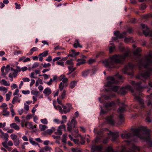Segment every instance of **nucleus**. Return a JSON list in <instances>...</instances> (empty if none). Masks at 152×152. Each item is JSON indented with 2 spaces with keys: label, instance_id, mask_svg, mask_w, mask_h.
I'll return each instance as SVG.
<instances>
[{
  "label": "nucleus",
  "instance_id": "22",
  "mask_svg": "<svg viewBox=\"0 0 152 152\" xmlns=\"http://www.w3.org/2000/svg\"><path fill=\"white\" fill-rule=\"evenodd\" d=\"M77 81L73 80L71 82L69 86L71 88H73L77 85Z\"/></svg>",
  "mask_w": 152,
  "mask_h": 152
},
{
  "label": "nucleus",
  "instance_id": "44",
  "mask_svg": "<svg viewBox=\"0 0 152 152\" xmlns=\"http://www.w3.org/2000/svg\"><path fill=\"white\" fill-rule=\"evenodd\" d=\"M132 149L134 150V151L131 150V151H129L128 152H135V150H139V148L135 145H134Z\"/></svg>",
  "mask_w": 152,
  "mask_h": 152
},
{
  "label": "nucleus",
  "instance_id": "25",
  "mask_svg": "<svg viewBox=\"0 0 152 152\" xmlns=\"http://www.w3.org/2000/svg\"><path fill=\"white\" fill-rule=\"evenodd\" d=\"M39 128L41 131H43L45 130L48 128V126L45 125H43L42 124H40L39 125Z\"/></svg>",
  "mask_w": 152,
  "mask_h": 152
},
{
  "label": "nucleus",
  "instance_id": "16",
  "mask_svg": "<svg viewBox=\"0 0 152 152\" xmlns=\"http://www.w3.org/2000/svg\"><path fill=\"white\" fill-rule=\"evenodd\" d=\"M2 134L1 135V138H4V142H7L8 140V134L7 133H4V132H2Z\"/></svg>",
  "mask_w": 152,
  "mask_h": 152
},
{
  "label": "nucleus",
  "instance_id": "43",
  "mask_svg": "<svg viewBox=\"0 0 152 152\" xmlns=\"http://www.w3.org/2000/svg\"><path fill=\"white\" fill-rule=\"evenodd\" d=\"M10 137L13 140L17 139V136L14 134H12L10 135Z\"/></svg>",
  "mask_w": 152,
  "mask_h": 152
},
{
  "label": "nucleus",
  "instance_id": "26",
  "mask_svg": "<svg viewBox=\"0 0 152 152\" xmlns=\"http://www.w3.org/2000/svg\"><path fill=\"white\" fill-rule=\"evenodd\" d=\"M48 51L47 50L43 53H40L38 56H42V57H45L48 54Z\"/></svg>",
  "mask_w": 152,
  "mask_h": 152
},
{
  "label": "nucleus",
  "instance_id": "28",
  "mask_svg": "<svg viewBox=\"0 0 152 152\" xmlns=\"http://www.w3.org/2000/svg\"><path fill=\"white\" fill-rule=\"evenodd\" d=\"M150 75V74L149 72H145V73H143L141 75L142 77L145 79L147 78Z\"/></svg>",
  "mask_w": 152,
  "mask_h": 152
},
{
  "label": "nucleus",
  "instance_id": "35",
  "mask_svg": "<svg viewBox=\"0 0 152 152\" xmlns=\"http://www.w3.org/2000/svg\"><path fill=\"white\" fill-rule=\"evenodd\" d=\"M124 41L126 43L132 42V38L131 37H126L125 38Z\"/></svg>",
  "mask_w": 152,
  "mask_h": 152
},
{
  "label": "nucleus",
  "instance_id": "36",
  "mask_svg": "<svg viewBox=\"0 0 152 152\" xmlns=\"http://www.w3.org/2000/svg\"><path fill=\"white\" fill-rule=\"evenodd\" d=\"M31 94L35 95L36 97L38 96V94L39 92L38 91H36L34 90H32L31 91Z\"/></svg>",
  "mask_w": 152,
  "mask_h": 152
},
{
  "label": "nucleus",
  "instance_id": "9",
  "mask_svg": "<svg viewBox=\"0 0 152 152\" xmlns=\"http://www.w3.org/2000/svg\"><path fill=\"white\" fill-rule=\"evenodd\" d=\"M152 25V22L151 23ZM141 26L142 29H143L142 32L143 34L146 36H152V31L149 30V28L145 24H142Z\"/></svg>",
  "mask_w": 152,
  "mask_h": 152
},
{
  "label": "nucleus",
  "instance_id": "20",
  "mask_svg": "<svg viewBox=\"0 0 152 152\" xmlns=\"http://www.w3.org/2000/svg\"><path fill=\"white\" fill-rule=\"evenodd\" d=\"M121 105L123 106V107H120L118 109V112L119 113H123L125 111V105L124 103H122L121 104Z\"/></svg>",
  "mask_w": 152,
  "mask_h": 152
},
{
  "label": "nucleus",
  "instance_id": "54",
  "mask_svg": "<svg viewBox=\"0 0 152 152\" xmlns=\"http://www.w3.org/2000/svg\"><path fill=\"white\" fill-rule=\"evenodd\" d=\"M107 151L108 152H115L114 151L111 146H109L108 147Z\"/></svg>",
  "mask_w": 152,
  "mask_h": 152
},
{
  "label": "nucleus",
  "instance_id": "5",
  "mask_svg": "<svg viewBox=\"0 0 152 152\" xmlns=\"http://www.w3.org/2000/svg\"><path fill=\"white\" fill-rule=\"evenodd\" d=\"M104 53L103 52H100L96 55L95 58L94 59L91 58L89 59L88 61V63L89 64H91L96 61L98 58L101 59V61H99L100 63L102 62L103 64L104 65Z\"/></svg>",
  "mask_w": 152,
  "mask_h": 152
},
{
  "label": "nucleus",
  "instance_id": "51",
  "mask_svg": "<svg viewBox=\"0 0 152 152\" xmlns=\"http://www.w3.org/2000/svg\"><path fill=\"white\" fill-rule=\"evenodd\" d=\"M64 87V85L62 82H61L59 86V88L60 91H62Z\"/></svg>",
  "mask_w": 152,
  "mask_h": 152
},
{
  "label": "nucleus",
  "instance_id": "61",
  "mask_svg": "<svg viewBox=\"0 0 152 152\" xmlns=\"http://www.w3.org/2000/svg\"><path fill=\"white\" fill-rule=\"evenodd\" d=\"M62 132L61 130H59L58 129H57V132H56V134L57 135H61L62 134Z\"/></svg>",
  "mask_w": 152,
  "mask_h": 152
},
{
  "label": "nucleus",
  "instance_id": "42",
  "mask_svg": "<svg viewBox=\"0 0 152 152\" xmlns=\"http://www.w3.org/2000/svg\"><path fill=\"white\" fill-rule=\"evenodd\" d=\"M89 73V70H86L82 72V75L83 77H86L87 76Z\"/></svg>",
  "mask_w": 152,
  "mask_h": 152
},
{
  "label": "nucleus",
  "instance_id": "3",
  "mask_svg": "<svg viewBox=\"0 0 152 152\" xmlns=\"http://www.w3.org/2000/svg\"><path fill=\"white\" fill-rule=\"evenodd\" d=\"M131 52L130 49H127V51L124 54L115 55L111 57L112 60L116 63H123L125 59L129 56Z\"/></svg>",
  "mask_w": 152,
  "mask_h": 152
},
{
  "label": "nucleus",
  "instance_id": "32",
  "mask_svg": "<svg viewBox=\"0 0 152 152\" xmlns=\"http://www.w3.org/2000/svg\"><path fill=\"white\" fill-rule=\"evenodd\" d=\"M13 141L14 144L15 146H17L19 145L20 142L19 138H17L14 140Z\"/></svg>",
  "mask_w": 152,
  "mask_h": 152
},
{
  "label": "nucleus",
  "instance_id": "10",
  "mask_svg": "<svg viewBox=\"0 0 152 152\" xmlns=\"http://www.w3.org/2000/svg\"><path fill=\"white\" fill-rule=\"evenodd\" d=\"M82 58H78L77 59V66H80L82 64H84L86 63V60L84 59L85 58H86V57L84 55H81L80 56Z\"/></svg>",
  "mask_w": 152,
  "mask_h": 152
},
{
  "label": "nucleus",
  "instance_id": "27",
  "mask_svg": "<svg viewBox=\"0 0 152 152\" xmlns=\"http://www.w3.org/2000/svg\"><path fill=\"white\" fill-rule=\"evenodd\" d=\"M142 50L140 48H137L136 50L134 51V55H138L139 53L141 52Z\"/></svg>",
  "mask_w": 152,
  "mask_h": 152
},
{
  "label": "nucleus",
  "instance_id": "64",
  "mask_svg": "<svg viewBox=\"0 0 152 152\" xmlns=\"http://www.w3.org/2000/svg\"><path fill=\"white\" fill-rule=\"evenodd\" d=\"M50 66L51 64L49 63L47 64L45 63L43 64V66L44 68H46L47 67Z\"/></svg>",
  "mask_w": 152,
  "mask_h": 152
},
{
  "label": "nucleus",
  "instance_id": "46",
  "mask_svg": "<svg viewBox=\"0 0 152 152\" xmlns=\"http://www.w3.org/2000/svg\"><path fill=\"white\" fill-rule=\"evenodd\" d=\"M5 69V67L4 66H2L1 69V71L2 73V75H6V73L5 72H4V70Z\"/></svg>",
  "mask_w": 152,
  "mask_h": 152
},
{
  "label": "nucleus",
  "instance_id": "47",
  "mask_svg": "<svg viewBox=\"0 0 152 152\" xmlns=\"http://www.w3.org/2000/svg\"><path fill=\"white\" fill-rule=\"evenodd\" d=\"M39 65V63L37 62H35L34 64L33 65L32 68L33 69H34L37 67Z\"/></svg>",
  "mask_w": 152,
  "mask_h": 152
},
{
  "label": "nucleus",
  "instance_id": "17",
  "mask_svg": "<svg viewBox=\"0 0 152 152\" xmlns=\"http://www.w3.org/2000/svg\"><path fill=\"white\" fill-rule=\"evenodd\" d=\"M7 108H4L2 111V115L4 116H8L10 114V112L7 111Z\"/></svg>",
  "mask_w": 152,
  "mask_h": 152
},
{
  "label": "nucleus",
  "instance_id": "30",
  "mask_svg": "<svg viewBox=\"0 0 152 152\" xmlns=\"http://www.w3.org/2000/svg\"><path fill=\"white\" fill-rule=\"evenodd\" d=\"M68 68L69 69V71H72V73L74 72L76 69V67H74L73 66H68Z\"/></svg>",
  "mask_w": 152,
  "mask_h": 152
},
{
  "label": "nucleus",
  "instance_id": "34",
  "mask_svg": "<svg viewBox=\"0 0 152 152\" xmlns=\"http://www.w3.org/2000/svg\"><path fill=\"white\" fill-rule=\"evenodd\" d=\"M152 98V94H151L149 96H148L147 99H148V105H152V103L151 102V99Z\"/></svg>",
  "mask_w": 152,
  "mask_h": 152
},
{
  "label": "nucleus",
  "instance_id": "6",
  "mask_svg": "<svg viewBox=\"0 0 152 152\" xmlns=\"http://www.w3.org/2000/svg\"><path fill=\"white\" fill-rule=\"evenodd\" d=\"M79 115V113L78 112H76L75 113V117H74L73 118L71 122L69 123H67V125L68 126L67 129L68 131L69 132H71L72 129L76 128V126L77 124V122L76 120V118H77Z\"/></svg>",
  "mask_w": 152,
  "mask_h": 152
},
{
  "label": "nucleus",
  "instance_id": "4",
  "mask_svg": "<svg viewBox=\"0 0 152 152\" xmlns=\"http://www.w3.org/2000/svg\"><path fill=\"white\" fill-rule=\"evenodd\" d=\"M108 83L105 86L106 87H110V89L114 92H117L119 89V87L115 86H112V84L116 83L114 77H109L107 78Z\"/></svg>",
  "mask_w": 152,
  "mask_h": 152
},
{
  "label": "nucleus",
  "instance_id": "23",
  "mask_svg": "<svg viewBox=\"0 0 152 152\" xmlns=\"http://www.w3.org/2000/svg\"><path fill=\"white\" fill-rule=\"evenodd\" d=\"M74 46L75 48H77L78 47L82 48V46L80 45L78 40L77 39H75V43L74 44Z\"/></svg>",
  "mask_w": 152,
  "mask_h": 152
},
{
  "label": "nucleus",
  "instance_id": "59",
  "mask_svg": "<svg viewBox=\"0 0 152 152\" xmlns=\"http://www.w3.org/2000/svg\"><path fill=\"white\" fill-rule=\"evenodd\" d=\"M65 128V125L63 124L59 126L58 129L59 130H61V129H64Z\"/></svg>",
  "mask_w": 152,
  "mask_h": 152
},
{
  "label": "nucleus",
  "instance_id": "21",
  "mask_svg": "<svg viewBox=\"0 0 152 152\" xmlns=\"http://www.w3.org/2000/svg\"><path fill=\"white\" fill-rule=\"evenodd\" d=\"M31 122H27L25 124V126L28 129H33V125L32 124Z\"/></svg>",
  "mask_w": 152,
  "mask_h": 152
},
{
  "label": "nucleus",
  "instance_id": "57",
  "mask_svg": "<svg viewBox=\"0 0 152 152\" xmlns=\"http://www.w3.org/2000/svg\"><path fill=\"white\" fill-rule=\"evenodd\" d=\"M61 99L60 98V96H59L58 97V98L57 99V102L59 104H60L61 105H62H62H63L62 104V103L61 101L60 100V99Z\"/></svg>",
  "mask_w": 152,
  "mask_h": 152
},
{
  "label": "nucleus",
  "instance_id": "2",
  "mask_svg": "<svg viewBox=\"0 0 152 152\" xmlns=\"http://www.w3.org/2000/svg\"><path fill=\"white\" fill-rule=\"evenodd\" d=\"M131 130L135 136L141 139L148 140L150 139L149 135L147 134L146 133L148 131L146 126H142L136 129H132Z\"/></svg>",
  "mask_w": 152,
  "mask_h": 152
},
{
  "label": "nucleus",
  "instance_id": "50",
  "mask_svg": "<svg viewBox=\"0 0 152 152\" xmlns=\"http://www.w3.org/2000/svg\"><path fill=\"white\" fill-rule=\"evenodd\" d=\"M0 91H4L6 93L7 92V90L6 88L3 86L0 87Z\"/></svg>",
  "mask_w": 152,
  "mask_h": 152
},
{
  "label": "nucleus",
  "instance_id": "52",
  "mask_svg": "<svg viewBox=\"0 0 152 152\" xmlns=\"http://www.w3.org/2000/svg\"><path fill=\"white\" fill-rule=\"evenodd\" d=\"M126 32H124L123 33L120 34L118 37V38H123L124 37V36L126 34Z\"/></svg>",
  "mask_w": 152,
  "mask_h": 152
},
{
  "label": "nucleus",
  "instance_id": "8",
  "mask_svg": "<svg viewBox=\"0 0 152 152\" xmlns=\"http://www.w3.org/2000/svg\"><path fill=\"white\" fill-rule=\"evenodd\" d=\"M105 134L106 133L107 135V139H108L110 137H112V141H115L118 136V134L117 133H113L111 132L109 130L105 129Z\"/></svg>",
  "mask_w": 152,
  "mask_h": 152
},
{
  "label": "nucleus",
  "instance_id": "60",
  "mask_svg": "<svg viewBox=\"0 0 152 152\" xmlns=\"http://www.w3.org/2000/svg\"><path fill=\"white\" fill-rule=\"evenodd\" d=\"M11 95L8 94H6V100L7 101H8L9 100H10V97Z\"/></svg>",
  "mask_w": 152,
  "mask_h": 152
},
{
  "label": "nucleus",
  "instance_id": "53",
  "mask_svg": "<svg viewBox=\"0 0 152 152\" xmlns=\"http://www.w3.org/2000/svg\"><path fill=\"white\" fill-rule=\"evenodd\" d=\"M7 142H4L2 143V145L3 147L6 148H9V146L7 145Z\"/></svg>",
  "mask_w": 152,
  "mask_h": 152
},
{
  "label": "nucleus",
  "instance_id": "49",
  "mask_svg": "<svg viewBox=\"0 0 152 152\" xmlns=\"http://www.w3.org/2000/svg\"><path fill=\"white\" fill-rule=\"evenodd\" d=\"M18 96H14L12 100V103L13 104H15V102L18 100Z\"/></svg>",
  "mask_w": 152,
  "mask_h": 152
},
{
  "label": "nucleus",
  "instance_id": "38",
  "mask_svg": "<svg viewBox=\"0 0 152 152\" xmlns=\"http://www.w3.org/2000/svg\"><path fill=\"white\" fill-rule=\"evenodd\" d=\"M66 95V91L65 90H64L62 93L61 96H60V98L61 99H64L65 98Z\"/></svg>",
  "mask_w": 152,
  "mask_h": 152
},
{
  "label": "nucleus",
  "instance_id": "55",
  "mask_svg": "<svg viewBox=\"0 0 152 152\" xmlns=\"http://www.w3.org/2000/svg\"><path fill=\"white\" fill-rule=\"evenodd\" d=\"M146 7L145 5V4H142L140 7V8L141 10H144Z\"/></svg>",
  "mask_w": 152,
  "mask_h": 152
},
{
  "label": "nucleus",
  "instance_id": "62",
  "mask_svg": "<svg viewBox=\"0 0 152 152\" xmlns=\"http://www.w3.org/2000/svg\"><path fill=\"white\" fill-rule=\"evenodd\" d=\"M71 109L68 108V107H67V109H66V110H64V113L65 114L67 112H69L70 110Z\"/></svg>",
  "mask_w": 152,
  "mask_h": 152
},
{
  "label": "nucleus",
  "instance_id": "11",
  "mask_svg": "<svg viewBox=\"0 0 152 152\" xmlns=\"http://www.w3.org/2000/svg\"><path fill=\"white\" fill-rule=\"evenodd\" d=\"M115 103L113 102H110L108 103L105 102V113L106 110H108L111 109V107L114 106Z\"/></svg>",
  "mask_w": 152,
  "mask_h": 152
},
{
  "label": "nucleus",
  "instance_id": "48",
  "mask_svg": "<svg viewBox=\"0 0 152 152\" xmlns=\"http://www.w3.org/2000/svg\"><path fill=\"white\" fill-rule=\"evenodd\" d=\"M62 142L64 143H66V136L64 134L63 135V138L62 139Z\"/></svg>",
  "mask_w": 152,
  "mask_h": 152
},
{
  "label": "nucleus",
  "instance_id": "1",
  "mask_svg": "<svg viewBox=\"0 0 152 152\" xmlns=\"http://www.w3.org/2000/svg\"><path fill=\"white\" fill-rule=\"evenodd\" d=\"M100 91L101 96L99 98L100 109V116L98 118L100 129L98 130L97 128L94 129V132L96 135L97 138L94 142L97 143L98 140H102L103 143H104V85L103 88L101 89Z\"/></svg>",
  "mask_w": 152,
  "mask_h": 152
},
{
  "label": "nucleus",
  "instance_id": "18",
  "mask_svg": "<svg viewBox=\"0 0 152 152\" xmlns=\"http://www.w3.org/2000/svg\"><path fill=\"white\" fill-rule=\"evenodd\" d=\"M10 126L11 128L14 129L16 130H18L20 128L15 123H13L10 124Z\"/></svg>",
  "mask_w": 152,
  "mask_h": 152
},
{
  "label": "nucleus",
  "instance_id": "15",
  "mask_svg": "<svg viewBox=\"0 0 152 152\" xmlns=\"http://www.w3.org/2000/svg\"><path fill=\"white\" fill-rule=\"evenodd\" d=\"M131 136V134L130 133L125 132L121 135V137L123 139H129Z\"/></svg>",
  "mask_w": 152,
  "mask_h": 152
},
{
  "label": "nucleus",
  "instance_id": "29",
  "mask_svg": "<svg viewBox=\"0 0 152 152\" xmlns=\"http://www.w3.org/2000/svg\"><path fill=\"white\" fill-rule=\"evenodd\" d=\"M67 107H68V108L71 109L72 108V105L70 103H67L66 104V105H62V107L64 110H66V109L67 108Z\"/></svg>",
  "mask_w": 152,
  "mask_h": 152
},
{
  "label": "nucleus",
  "instance_id": "37",
  "mask_svg": "<svg viewBox=\"0 0 152 152\" xmlns=\"http://www.w3.org/2000/svg\"><path fill=\"white\" fill-rule=\"evenodd\" d=\"M3 84L5 86H9L10 83L9 82H7L6 80L4 79H2L1 80Z\"/></svg>",
  "mask_w": 152,
  "mask_h": 152
},
{
  "label": "nucleus",
  "instance_id": "12",
  "mask_svg": "<svg viewBox=\"0 0 152 152\" xmlns=\"http://www.w3.org/2000/svg\"><path fill=\"white\" fill-rule=\"evenodd\" d=\"M133 94L135 96L134 99L136 100H138L141 104V105H140L141 107H144V106L143 105L144 103L142 99H141L140 96H137L136 94Z\"/></svg>",
  "mask_w": 152,
  "mask_h": 152
},
{
  "label": "nucleus",
  "instance_id": "39",
  "mask_svg": "<svg viewBox=\"0 0 152 152\" xmlns=\"http://www.w3.org/2000/svg\"><path fill=\"white\" fill-rule=\"evenodd\" d=\"M98 70V68L96 66H94L92 67V71L93 74L95 73Z\"/></svg>",
  "mask_w": 152,
  "mask_h": 152
},
{
  "label": "nucleus",
  "instance_id": "24",
  "mask_svg": "<svg viewBox=\"0 0 152 152\" xmlns=\"http://www.w3.org/2000/svg\"><path fill=\"white\" fill-rule=\"evenodd\" d=\"M33 140L34 139L33 138L30 137L29 138V140L30 143L34 145H39V144L37 143L36 142L34 141V140Z\"/></svg>",
  "mask_w": 152,
  "mask_h": 152
},
{
  "label": "nucleus",
  "instance_id": "33",
  "mask_svg": "<svg viewBox=\"0 0 152 152\" xmlns=\"http://www.w3.org/2000/svg\"><path fill=\"white\" fill-rule=\"evenodd\" d=\"M38 48L37 47H34L31 49L30 50V53H29V54L30 55H31L33 54V53L34 51H35L37 50Z\"/></svg>",
  "mask_w": 152,
  "mask_h": 152
},
{
  "label": "nucleus",
  "instance_id": "63",
  "mask_svg": "<svg viewBox=\"0 0 152 152\" xmlns=\"http://www.w3.org/2000/svg\"><path fill=\"white\" fill-rule=\"evenodd\" d=\"M24 109L27 111H28L29 110V106L28 105L26 104H24Z\"/></svg>",
  "mask_w": 152,
  "mask_h": 152
},
{
  "label": "nucleus",
  "instance_id": "13",
  "mask_svg": "<svg viewBox=\"0 0 152 152\" xmlns=\"http://www.w3.org/2000/svg\"><path fill=\"white\" fill-rule=\"evenodd\" d=\"M55 130V128L52 127L51 129H48L46 131L43 132L42 134L44 135H46L47 134H50L52 133Z\"/></svg>",
  "mask_w": 152,
  "mask_h": 152
},
{
  "label": "nucleus",
  "instance_id": "45",
  "mask_svg": "<svg viewBox=\"0 0 152 152\" xmlns=\"http://www.w3.org/2000/svg\"><path fill=\"white\" fill-rule=\"evenodd\" d=\"M115 48V47L114 45H112L109 48L110 53H112L113 51Z\"/></svg>",
  "mask_w": 152,
  "mask_h": 152
},
{
  "label": "nucleus",
  "instance_id": "19",
  "mask_svg": "<svg viewBox=\"0 0 152 152\" xmlns=\"http://www.w3.org/2000/svg\"><path fill=\"white\" fill-rule=\"evenodd\" d=\"M133 67V65L132 64L130 63H129L127 66H126L124 67L123 70V71L124 73H126L127 71V69L128 68H132Z\"/></svg>",
  "mask_w": 152,
  "mask_h": 152
},
{
  "label": "nucleus",
  "instance_id": "31",
  "mask_svg": "<svg viewBox=\"0 0 152 152\" xmlns=\"http://www.w3.org/2000/svg\"><path fill=\"white\" fill-rule=\"evenodd\" d=\"M73 61V60L72 59L68 60L66 61V63L69 65V66H73L74 64Z\"/></svg>",
  "mask_w": 152,
  "mask_h": 152
},
{
  "label": "nucleus",
  "instance_id": "56",
  "mask_svg": "<svg viewBox=\"0 0 152 152\" xmlns=\"http://www.w3.org/2000/svg\"><path fill=\"white\" fill-rule=\"evenodd\" d=\"M10 70V66L9 65H7L5 68V72L6 73H7Z\"/></svg>",
  "mask_w": 152,
  "mask_h": 152
},
{
  "label": "nucleus",
  "instance_id": "14",
  "mask_svg": "<svg viewBox=\"0 0 152 152\" xmlns=\"http://www.w3.org/2000/svg\"><path fill=\"white\" fill-rule=\"evenodd\" d=\"M43 93L46 96H48L51 93L52 91L50 88L47 87L44 90Z\"/></svg>",
  "mask_w": 152,
  "mask_h": 152
},
{
  "label": "nucleus",
  "instance_id": "40",
  "mask_svg": "<svg viewBox=\"0 0 152 152\" xmlns=\"http://www.w3.org/2000/svg\"><path fill=\"white\" fill-rule=\"evenodd\" d=\"M125 89L127 90L130 91L132 93H133V90L130 86L128 85L125 87Z\"/></svg>",
  "mask_w": 152,
  "mask_h": 152
},
{
  "label": "nucleus",
  "instance_id": "58",
  "mask_svg": "<svg viewBox=\"0 0 152 152\" xmlns=\"http://www.w3.org/2000/svg\"><path fill=\"white\" fill-rule=\"evenodd\" d=\"M16 67L17 68H18V69H19V70H18H18H16V69H15V70H14V73H15L16 75H17V74L18 72H20L21 71V69H20V67L19 66H17Z\"/></svg>",
  "mask_w": 152,
  "mask_h": 152
},
{
  "label": "nucleus",
  "instance_id": "41",
  "mask_svg": "<svg viewBox=\"0 0 152 152\" xmlns=\"http://www.w3.org/2000/svg\"><path fill=\"white\" fill-rule=\"evenodd\" d=\"M40 121L42 123L45 124H47L48 123L47 120L46 118L41 119Z\"/></svg>",
  "mask_w": 152,
  "mask_h": 152
},
{
  "label": "nucleus",
  "instance_id": "7",
  "mask_svg": "<svg viewBox=\"0 0 152 152\" xmlns=\"http://www.w3.org/2000/svg\"><path fill=\"white\" fill-rule=\"evenodd\" d=\"M145 63L144 64L145 68L149 69L152 71V53L149 52L148 54L145 57Z\"/></svg>",
  "mask_w": 152,
  "mask_h": 152
}]
</instances>
